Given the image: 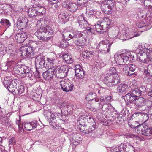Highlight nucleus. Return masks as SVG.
Returning a JSON list of instances; mask_svg holds the SVG:
<instances>
[{
  "label": "nucleus",
  "mask_w": 152,
  "mask_h": 152,
  "mask_svg": "<svg viewBox=\"0 0 152 152\" xmlns=\"http://www.w3.org/2000/svg\"><path fill=\"white\" fill-rule=\"evenodd\" d=\"M9 142L10 144H12L13 145H15L16 144V141L15 138L12 137L9 140Z\"/></svg>",
  "instance_id": "e2e57ef3"
},
{
  "label": "nucleus",
  "mask_w": 152,
  "mask_h": 152,
  "mask_svg": "<svg viewBox=\"0 0 152 152\" xmlns=\"http://www.w3.org/2000/svg\"><path fill=\"white\" fill-rule=\"evenodd\" d=\"M48 70L43 73L42 75L44 78L49 80L53 77L54 72L53 70H52L51 69V67H49L48 66Z\"/></svg>",
  "instance_id": "dca6fc26"
},
{
  "label": "nucleus",
  "mask_w": 152,
  "mask_h": 152,
  "mask_svg": "<svg viewBox=\"0 0 152 152\" xmlns=\"http://www.w3.org/2000/svg\"><path fill=\"white\" fill-rule=\"evenodd\" d=\"M36 10L35 7V8H31L29 9L28 11V15L30 17H32L36 15Z\"/></svg>",
  "instance_id": "e433bc0d"
},
{
  "label": "nucleus",
  "mask_w": 152,
  "mask_h": 152,
  "mask_svg": "<svg viewBox=\"0 0 152 152\" xmlns=\"http://www.w3.org/2000/svg\"><path fill=\"white\" fill-rule=\"evenodd\" d=\"M53 32L51 28L47 26L46 28L38 29L34 34L39 39L46 41L50 39Z\"/></svg>",
  "instance_id": "f03ea898"
},
{
  "label": "nucleus",
  "mask_w": 152,
  "mask_h": 152,
  "mask_svg": "<svg viewBox=\"0 0 152 152\" xmlns=\"http://www.w3.org/2000/svg\"><path fill=\"white\" fill-rule=\"evenodd\" d=\"M75 75L77 79L82 78L84 76V72L81 67L79 65H76L75 66Z\"/></svg>",
  "instance_id": "2eb2a0df"
},
{
  "label": "nucleus",
  "mask_w": 152,
  "mask_h": 152,
  "mask_svg": "<svg viewBox=\"0 0 152 152\" xmlns=\"http://www.w3.org/2000/svg\"><path fill=\"white\" fill-rule=\"evenodd\" d=\"M94 16L93 17L95 19L99 18H100V16L101 15L100 12L98 11L95 10L94 11Z\"/></svg>",
  "instance_id": "4d7b16f0"
},
{
  "label": "nucleus",
  "mask_w": 152,
  "mask_h": 152,
  "mask_svg": "<svg viewBox=\"0 0 152 152\" xmlns=\"http://www.w3.org/2000/svg\"><path fill=\"white\" fill-rule=\"evenodd\" d=\"M0 23L2 25H6L9 26L10 25V21L8 20L5 19H1Z\"/></svg>",
  "instance_id": "603ef678"
},
{
  "label": "nucleus",
  "mask_w": 152,
  "mask_h": 152,
  "mask_svg": "<svg viewBox=\"0 0 152 152\" xmlns=\"http://www.w3.org/2000/svg\"><path fill=\"white\" fill-rule=\"evenodd\" d=\"M49 113V114L48 113V115H47V116L48 117V118H49V116H50V117L49 118L50 121H53L54 119H55L56 117V113H52L51 114L50 112Z\"/></svg>",
  "instance_id": "864d4df0"
},
{
  "label": "nucleus",
  "mask_w": 152,
  "mask_h": 152,
  "mask_svg": "<svg viewBox=\"0 0 152 152\" xmlns=\"http://www.w3.org/2000/svg\"><path fill=\"white\" fill-rule=\"evenodd\" d=\"M127 136L128 137L132 138H139L138 135H134L131 133H129L127 134Z\"/></svg>",
  "instance_id": "680f3d73"
},
{
  "label": "nucleus",
  "mask_w": 152,
  "mask_h": 152,
  "mask_svg": "<svg viewBox=\"0 0 152 152\" xmlns=\"http://www.w3.org/2000/svg\"><path fill=\"white\" fill-rule=\"evenodd\" d=\"M16 89L18 93L19 94H21L23 93L24 91V87L21 85H20L16 87Z\"/></svg>",
  "instance_id": "09e8293b"
},
{
  "label": "nucleus",
  "mask_w": 152,
  "mask_h": 152,
  "mask_svg": "<svg viewBox=\"0 0 152 152\" xmlns=\"http://www.w3.org/2000/svg\"><path fill=\"white\" fill-rule=\"evenodd\" d=\"M86 10V13L89 15L90 17L94 16V11H95V10H93L92 8L90 7L87 8Z\"/></svg>",
  "instance_id": "37998d69"
},
{
  "label": "nucleus",
  "mask_w": 152,
  "mask_h": 152,
  "mask_svg": "<svg viewBox=\"0 0 152 152\" xmlns=\"http://www.w3.org/2000/svg\"><path fill=\"white\" fill-rule=\"evenodd\" d=\"M107 72L105 76L110 77V76L115 75V74H118L116 69L113 67L108 68L107 69Z\"/></svg>",
  "instance_id": "393cba45"
},
{
  "label": "nucleus",
  "mask_w": 152,
  "mask_h": 152,
  "mask_svg": "<svg viewBox=\"0 0 152 152\" xmlns=\"http://www.w3.org/2000/svg\"><path fill=\"white\" fill-rule=\"evenodd\" d=\"M134 53L133 52H129L125 53V57H127L128 59V61L132 62L134 59Z\"/></svg>",
  "instance_id": "7c9ffc66"
},
{
  "label": "nucleus",
  "mask_w": 152,
  "mask_h": 152,
  "mask_svg": "<svg viewBox=\"0 0 152 152\" xmlns=\"http://www.w3.org/2000/svg\"><path fill=\"white\" fill-rule=\"evenodd\" d=\"M95 126L94 125H91L88 128V129H89L91 131L90 133H92V132L95 130Z\"/></svg>",
  "instance_id": "338daca9"
},
{
  "label": "nucleus",
  "mask_w": 152,
  "mask_h": 152,
  "mask_svg": "<svg viewBox=\"0 0 152 152\" xmlns=\"http://www.w3.org/2000/svg\"><path fill=\"white\" fill-rule=\"evenodd\" d=\"M16 86V84L13 83H12L11 84H10L8 86V87H7L6 88H7L8 90L10 91H15L14 88Z\"/></svg>",
  "instance_id": "8fccbe9b"
},
{
  "label": "nucleus",
  "mask_w": 152,
  "mask_h": 152,
  "mask_svg": "<svg viewBox=\"0 0 152 152\" xmlns=\"http://www.w3.org/2000/svg\"><path fill=\"white\" fill-rule=\"evenodd\" d=\"M21 55L23 57L31 56L33 53V49L32 47L26 46L21 48Z\"/></svg>",
  "instance_id": "1a4fd4ad"
},
{
  "label": "nucleus",
  "mask_w": 152,
  "mask_h": 152,
  "mask_svg": "<svg viewBox=\"0 0 152 152\" xmlns=\"http://www.w3.org/2000/svg\"><path fill=\"white\" fill-rule=\"evenodd\" d=\"M129 69V65L125 66L123 68V71L129 76H132L134 75H136L135 73H130Z\"/></svg>",
  "instance_id": "a19ab883"
},
{
  "label": "nucleus",
  "mask_w": 152,
  "mask_h": 152,
  "mask_svg": "<svg viewBox=\"0 0 152 152\" xmlns=\"http://www.w3.org/2000/svg\"><path fill=\"white\" fill-rule=\"evenodd\" d=\"M49 123L50 125L53 127H56L59 126L58 122L56 120L50 121Z\"/></svg>",
  "instance_id": "6e6d98bb"
},
{
  "label": "nucleus",
  "mask_w": 152,
  "mask_h": 152,
  "mask_svg": "<svg viewBox=\"0 0 152 152\" xmlns=\"http://www.w3.org/2000/svg\"><path fill=\"white\" fill-rule=\"evenodd\" d=\"M110 45H111L109 44L107 40L106 42H102L100 45L101 49L99 50L100 53L103 54L107 53L110 51Z\"/></svg>",
  "instance_id": "6e6552de"
},
{
  "label": "nucleus",
  "mask_w": 152,
  "mask_h": 152,
  "mask_svg": "<svg viewBox=\"0 0 152 152\" xmlns=\"http://www.w3.org/2000/svg\"><path fill=\"white\" fill-rule=\"evenodd\" d=\"M25 129L27 130L30 131L34 128H36L37 123L36 122L32 121L29 123H25L23 125Z\"/></svg>",
  "instance_id": "f3484780"
},
{
  "label": "nucleus",
  "mask_w": 152,
  "mask_h": 152,
  "mask_svg": "<svg viewBox=\"0 0 152 152\" xmlns=\"http://www.w3.org/2000/svg\"><path fill=\"white\" fill-rule=\"evenodd\" d=\"M69 68L66 65L61 66L58 68L56 72V76L57 77V80H63L66 76Z\"/></svg>",
  "instance_id": "7ed1b4c3"
},
{
  "label": "nucleus",
  "mask_w": 152,
  "mask_h": 152,
  "mask_svg": "<svg viewBox=\"0 0 152 152\" xmlns=\"http://www.w3.org/2000/svg\"><path fill=\"white\" fill-rule=\"evenodd\" d=\"M92 53V52H89L87 50L84 51L82 53L83 56L84 58H88V57L90 56Z\"/></svg>",
  "instance_id": "de8ad7c7"
},
{
  "label": "nucleus",
  "mask_w": 152,
  "mask_h": 152,
  "mask_svg": "<svg viewBox=\"0 0 152 152\" xmlns=\"http://www.w3.org/2000/svg\"><path fill=\"white\" fill-rule=\"evenodd\" d=\"M35 63L36 67L41 68L43 67H47V64L45 66V61L43 56H38L35 58Z\"/></svg>",
  "instance_id": "9d476101"
},
{
  "label": "nucleus",
  "mask_w": 152,
  "mask_h": 152,
  "mask_svg": "<svg viewBox=\"0 0 152 152\" xmlns=\"http://www.w3.org/2000/svg\"><path fill=\"white\" fill-rule=\"evenodd\" d=\"M15 64V62L14 61H11L8 62L6 64V65L10 67L11 68V67L13 65Z\"/></svg>",
  "instance_id": "774afa93"
},
{
  "label": "nucleus",
  "mask_w": 152,
  "mask_h": 152,
  "mask_svg": "<svg viewBox=\"0 0 152 152\" xmlns=\"http://www.w3.org/2000/svg\"><path fill=\"white\" fill-rule=\"evenodd\" d=\"M48 1L49 3L51 4H54L59 2L61 1V0H48Z\"/></svg>",
  "instance_id": "052dcab7"
},
{
  "label": "nucleus",
  "mask_w": 152,
  "mask_h": 152,
  "mask_svg": "<svg viewBox=\"0 0 152 152\" xmlns=\"http://www.w3.org/2000/svg\"><path fill=\"white\" fill-rule=\"evenodd\" d=\"M73 136V140L75 141L79 142L81 141V138H80V134H75L72 135Z\"/></svg>",
  "instance_id": "49530a36"
},
{
  "label": "nucleus",
  "mask_w": 152,
  "mask_h": 152,
  "mask_svg": "<svg viewBox=\"0 0 152 152\" xmlns=\"http://www.w3.org/2000/svg\"><path fill=\"white\" fill-rule=\"evenodd\" d=\"M40 5H35V8L37 10L39 11L40 12H42L43 13H45V9L43 7V6H42L41 2L40 3Z\"/></svg>",
  "instance_id": "58836bf2"
},
{
  "label": "nucleus",
  "mask_w": 152,
  "mask_h": 152,
  "mask_svg": "<svg viewBox=\"0 0 152 152\" xmlns=\"http://www.w3.org/2000/svg\"><path fill=\"white\" fill-rule=\"evenodd\" d=\"M123 145L121 144H120L118 147H117V148H118V149L119 152H124V148H123Z\"/></svg>",
  "instance_id": "69168bd1"
},
{
  "label": "nucleus",
  "mask_w": 152,
  "mask_h": 152,
  "mask_svg": "<svg viewBox=\"0 0 152 152\" xmlns=\"http://www.w3.org/2000/svg\"><path fill=\"white\" fill-rule=\"evenodd\" d=\"M124 99L127 104H130L134 100L135 101L136 98L132 96V95L130 93H129L124 96Z\"/></svg>",
  "instance_id": "aec40b11"
},
{
  "label": "nucleus",
  "mask_w": 152,
  "mask_h": 152,
  "mask_svg": "<svg viewBox=\"0 0 152 152\" xmlns=\"http://www.w3.org/2000/svg\"><path fill=\"white\" fill-rule=\"evenodd\" d=\"M101 9L104 13L107 15L110 14L112 13V10L109 9V6L107 4H101Z\"/></svg>",
  "instance_id": "bb28decb"
},
{
  "label": "nucleus",
  "mask_w": 152,
  "mask_h": 152,
  "mask_svg": "<svg viewBox=\"0 0 152 152\" xmlns=\"http://www.w3.org/2000/svg\"><path fill=\"white\" fill-rule=\"evenodd\" d=\"M137 36V35L135 32L129 33L127 31L123 30L122 31V34L121 35V38L124 41L126 40Z\"/></svg>",
  "instance_id": "f8f14e48"
},
{
  "label": "nucleus",
  "mask_w": 152,
  "mask_h": 152,
  "mask_svg": "<svg viewBox=\"0 0 152 152\" xmlns=\"http://www.w3.org/2000/svg\"><path fill=\"white\" fill-rule=\"evenodd\" d=\"M138 122L136 121H135L134 123L131 124L130 122H128V125L132 128H135L137 127V129L138 126H140V125H138Z\"/></svg>",
  "instance_id": "5fc2aeb1"
},
{
  "label": "nucleus",
  "mask_w": 152,
  "mask_h": 152,
  "mask_svg": "<svg viewBox=\"0 0 152 152\" xmlns=\"http://www.w3.org/2000/svg\"><path fill=\"white\" fill-rule=\"evenodd\" d=\"M62 5L64 7L66 8L72 12H75L77 9V5L75 3H70L68 4L65 1L62 3Z\"/></svg>",
  "instance_id": "ddd939ff"
},
{
  "label": "nucleus",
  "mask_w": 152,
  "mask_h": 152,
  "mask_svg": "<svg viewBox=\"0 0 152 152\" xmlns=\"http://www.w3.org/2000/svg\"><path fill=\"white\" fill-rule=\"evenodd\" d=\"M96 94L93 92H90L87 96L86 98V99L88 101L93 100V97L95 96Z\"/></svg>",
  "instance_id": "79ce46f5"
},
{
  "label": "nucleus",
  "mask_w": 152,
  "mask_h": 152,
  "mask_svg": "<svg viewBox=\"0 0 152 152\" xmlns=\"http://www.w3.org/2000/svg\"><path fill=\"white\" fill-rule=\"evenodd\" d=\"M12 83V79L10 77H6L4 78L3 83L5 87H8L9 85Z\"/></svg>",
  "instance_id": "72a5a7b5"
},
{
  "label": "nucleus",
  "mask_w": 152,
  "mask_h": 152,
  "mask_svg": "<svg viewBox=\"0 0 152 152\" xmlns=\"http://www.w3.org/2000/svg\"><path fill=\"white\" fill-rule=\"evenodd\" d=\"M111 97L110 96H107L104 98V104H106L108 103L111 100Z\"/></svg>",
  "instance_id": "bf43d9fd"
},
{
  "label": "nucleus",
  "mask_w": 152,
  "mask_h": 152,
  "mask_svg": "<svg viewBox=\"0 0 152 152\" xmlns=\"http://www.w3.org/2000/svg\"><path fill=\"white\" fill-rule=\"evenodd\" d=\"M63 59L68 64H71L73 62V60L70 56H69L68 54H65L63 53L61 55Z\"/></svg>",
  "instance_id": "a878e982"
},
{
  "label": "nucleus",
  "mask_w": 152,
  "mask_h": 152,
  "mask_svg": "<svg viewBox=\"0 0 152 152\" xmlns=\"http://www.w3.org/2000/svg\"><path fill=\"white\" fill-rule=\"evenodd\" d=\"M129 66L130 72L131 71L132 72L134 71L136 68V66L133 64H131L129 65Z\"/></svg>",
  "instance_id": "13d9d810"
},
{
  "label": "nucleus",
  "mask_w": 152,
  "mask_h": 152,
  "mask_svg": "<svg viewBox=\"0 0 152 152\" xmlns=\"http://www.w3.org/2000/svg\"><path fill=\"white\" fill-rule=\"evenodd\" d=\"M27 38L25 33L18 34L16 36L15 39L18 42L20 43L23 42Z\"/></svg>",
  "instance_id": "6ab92c4d"
},
{
  "label": "nucleus",
  "mask_w": 152,
  "mask_h": 152,
  "mask_svg": "<svg viewBox=\"0 0 152 152\" xmlns=\"http://www.w3.org/2000/svg\"><path fill=\"white\" fill-rule=\"evenodd\" d=\"M148 47H142L140 50L143 53H138L137 55V59L138 61L142 63L149 64L152 63V56L151 55V50Z\"/></svg>",
  "instance_id": "f257e3e1"
},
{
  "label": "nucleus",
  "mask_w": 152,
  "mask_h": 152,
  "mask_svg": "<svg viewBox=\"0 0 152 152\" xmlns=\"http://www.w3.org/2000/svg\"><path fill=\"white\" fill-rule=\"evenodd\" d=\"M77 3L78 6L82 7L85 6V4L88 2V0H77Z\"/></svg>",
  "instance_id": "ea45409f"
},
{
  "label": "nucleus",
  "mask_w": 152,
  "mask_h": 152,
  "mask_svg": "<svg viewBox=\"0 0 152 152\" xmlns=\"http://www.w3.org/2000/svg\"><path fill=\"white\" fill-rule=\"evenodd\" d=\"M78 23L79 26L82 28H86L88 26V23L85 18L83 14L78 17Z\"/></svg>",
  "instance_id": "4468645a"
},
{
  "label": "nucleus",
  "mask_w": 152,
  "mask_h": 152,
  "mask_svg": "<svg viewBox=\"0 0 152 152\" xmlns=\"http://www.w3.org/2000/svg\"><path fill=\"white\" fill-rule=\"evenodd\" d=\"M45 22V20L42 18H41L37 22V23L36 24L37 27L38 29L42 28H46V27H43Z\"/></svg>",
  "instance_id": "f704fd0d"
},
{
  "label": "nucleus",
  "mask_w": 152,
  "mask_h": 152,
  "mask_svg": "<svg viewBox=\"0 0 152 152\" xmlns=\"http://www.w3.org/2000/svg\"><path fill=\"white\" fill-rule=\"evenodd\" d=\"M104 80L106 83L109 86L116 85L120 82V79L118 74H115V75L110 76V77L105 76Z\"/></svg>",
  "instance_id": "39448f33"
},
{
  "label": "nucleus",
  "mask_w": 152,
  "mask_h": 152,
  "mask_svg": "<svg viewBox=\"0 0 152 152\" xmlns=\"http://www.w3.org/2000/svg\"><path fill=\"white\" fill-rule=\"evenodd\" d=\"M115 59L117 63L119 65H123L128 61V59L125 56V53L118 56L117 55L115 56Z\"/></svg>",
  "instance_id": "9b49d317"
},
{
  "label": "nucleus",
  "mask_w": 152,
  "mask_h": 152,
  "mask_svg": "<svg viewBox=\"0 0 152 152\" xmlns=\"http://www.w3.org/2000/svg\"><path fill=\"white\" fill-rule=\"evenodd\" d=\"M117 91L120 93L124 92L128 90V86L125 84H120L117 88Z\"/></svg>",
  "instance_id": "4be33fe9"
},
{
  "label": "nucleus",
  "mask_w": 152,
  "mask_h": 152,
  "mask_svg": "<svg viewBox=\"0 0 152 152\" xmlns=\"http://www.w3.org/2000/svg\"><path fill=\"white\" fill-rule=\"evenodd\" d=\"M58 19L60 21L67 20L69 19V15L66 12H61L58 16Z\"/></svg>",
  "instance_id": "cd10ccee"
},
{
  "label": "nucleus",
  "mask_w": 152,
  "mask_h": 152,
  "mask_svg": "<svg viewBox=\"0 0 152 152\" xmlns=\"http://www.w3.org/2000/svg\"><path fill=\"white\" fill-rule=\"evenodd\" d=\"M137 132L138 133L142 135L150 136L152 134V127L146 128L143 125L140 124L138 126Z\"/></svg>",
  "instance_id": "423d86ee"
},
{
  "label": "nucleus",
  "mask_w": 152,
  "mask_h": 152,
  "mask_svg": "<svg viewBox=\"0 0 152 152\" xmlns=\"http://www.w3.org/2000/svg\"><path fill=\"white\" fill-rule=\"evenodd\" d=\"M82 32L79 31H77L74 33V37L77 38H80L82 37L83 36V34H82Z\"/></svg>",
  "instance_id": "3c124183"
},
{
  "label": "nucleus",
  "mask_w": 152,
  "mask_h": 152,
  "mask_svg": "<svg viewBox=\"0 0 152 152\" xmlns=\"http://www.w3.org/2000/svg\"><path fill=\"white\" fill-rule=\"evenodd\" d=\"M58 81L60 83V84L61 88L64 91L69 92L73 90L74 86L68 79H58Z\"/></svg>",
  "instance_id": "20e7f679"
},
{
  "label": "nucleus",
  "mask_w": 152,
  "mask_h": 152,
  "mask_svg": "<svg viewBox=\"0 0 152 152\" xmlns=\"http://www.w3.org/2000/svg\"><path fill=\"white\" fill-rule=\"evenodd\" d=\"M62 35L65 40H69L74 38V33L69 31H64Z\"/></svg>",
  "instance_id": "412c9836"
},
{
  "label": "nucleus",
  "mask_w": 152,
  "mask_h": 152,
  "mask_svg": "<svg viewBox=\"0 0 152 152\" xmlns=\"http://www.w3.org/2000/svg\"><path fill=\"white\" fill-rule=\"evenodd\" d=\"M152 65L149 64L148 65L147 67L144 69V72L148 76L150 75L151 73H152Z\"/></svg>",
  "instance_id": "473e14b6"
},
{
  "label": "nucleus",
  "mask_w": 152,
  "mask_h": 152,
  "mask_svg": "<svg viewBox=\"0 0 152 152\" xmlns=\"http://www.w3.org/2000/svg\"><path fill=\"white\" fill-rule=\"evenodd\" d=\"M94 28L95 29V30L98 32H101V30H104L102 26L101 23L99 21L97 22L95 25Z\"/></svg>",
  "instance_id": "2f4dec72"
},
{
  "label": "nucleus",
  "mask_w": 152,
  "mask_h": 152,
  "mask_svg": "<svg viewBox=\"0 0 152 152\" xmlns=\"http://www.w3.org/2000/svg\"><path fill=\"white\" fill-rule=\"evenodd\" d=\"M86 42V39L83 38H82L80 39H78L77 40H75V43L77 45H83L85 44Z\"/></svg>",
  "instance_id": "c9c22d12"
},
{
  "label": "nucleus",
  "mask_w": 152,
  "mask_h": 152,
  "mask_svg": "<svg viewBox=\"0 0 152 152\" xmlns=\"http://www.w3.org/2000/svg\"><path fill=\"white\" fill-rule=\"evenodd\" d=\"M29 69L26 66H22L19 69V72L20 74L25 75L27 72H28Z\"/></svg>",
  "instance_id": "4c0bfd02"
},
{
  "label": "nucleus",
  "mask_w": 152,
  "mask_h": 152,
  "mask_svg": "<svg viewBox=\"0 0 152 152\" xmlns=\"http://www.w3.org/2000/svg\"><path fill=\"white\" fill-rule=\"evenodd\" d=\"M86 121V119L83 116H81L79 117L77 121V126L78 129L82 126H85V121Z\"/></svg>",
  "instance_id": "b1692460"
},
{
  "label": "nucleus",
  "mask_w": 152,
  "mask_h": 152,
  "mask_svg": "<svg viewBox=\"0 0 152 152\" xmlns=\"http://www.w3.org/2000/svg\"><path fill=\"white\" fill-rule=\"evenodd\" d=\"M32 76V72L31 71L30 69H29L28 72H26L25 75V76L28 77L29 78H31Z\"/></svg>",
  "instance_id": "0e129e2a"
},
{
  "label": "nucleus",
  "mask_w": 152,
  "mask_h": 152,
  "mask_svg": "<svg viewBox=\"0 0 152 152\" xmlns=\"http://www.w3.org/2000/svg\"><path fill=\"white\" fill-rule=\"evenodd\" d=\"M47 61H48V65H50V66H47V67H48V66H49V67H51V69L52 68V67H53V65L54 64V62L55 61V58L53 57V58H47Z\"/></svg>",
  "instance_id": "a18cd8bd"
},
{
  "label": "nucleus",
  "mask_w": 152,
  "mask_h": 152,
  "mask_svg": "<svg viewBox=\"0 0 152 152\" xmlns=\"http://www.w3.org/2000/svg\"><path fill=\"white\" fill-rule=\"evenodd\" d=\"M88 128H87L86 126L85 125V126H82V127H80L79 129L84 133L89 134L90 133L91 131L89 129H88Z\"/></svg>",
  "instance_id": "c03bdc74"
},
{
  "label": "nucleus",
  "mask_w": 152,
  "mask_h": 152,
  "mask_svg": "<svg viewBox=\"0 0 152 152\" xmlns=\"http://www.w3.org/2000/svg\"><path fill=\"white\" fill-rule=\"evenodd\" d=\"M134 103L137 106L141 107L145 105V100L143 98L140 97L136 99Z\"/></svg>",
  "instance_id": "5701e85b"
},
{
  "label": "nucleus",
  "mask_w": 152,
  "mask_h": 152,
  "mask_svg": "<svg viewBox=\"0 0 152 152\" xmlns=\"http://www.w3.org/2000/svg\"><path fill=\"white\" fill-rule=\"evenodd\" d=\"M103 4H107L109 6V9L112 10L114 8L115 5V2L111 0H107L103 1Z\"/></svg>",
  "instance_id": "c85d7f7f"
},
{
  "label": "nucleus",
  "mask_w": 152,
  "mask_h": 152,
  "mask_svg": "<svg viewBox=\"0 0 152 152\" xmlns=\"http://www.w3.org/2000/svg\"><path fill=\"white\" fill-rule=\"evenodd\" d=\"M100 23H101L102 26L104 30L107 31L109 29V27L110 25V21L108 19L105 18L101 20Z\"/></svg>",
  "instance_id": "a211bd4d"
},
{
  "label": "nucleus",
  "mask_w": 152,
  "mask_h": 152,
  "mask_svg": "<svg viewBox=\"0 0 152 152\" xmlns=\"http://www.w3.org/2000/svg\"><path fill=\"white\" fill-rule=\"evenodd\" d=\"M130 94L132 95V96L136 98V99L137 97L140 96L141 94V93L139 90L138 89L132 90Z\"/></svg>",
  "instance_id": "c756f323"
},
{
  "label": "nucleus",
  "mask_w": 152,
  "mask_h": 152,
  "mask_svg": "<svg viewBox=\"0 0 152 152\" xmlns=\"http://www.w3.org/2000/svg\"><path fill=\"white\" fill-rule=\"evenodd\" d=\"M28 22V20L26 17L19 16L17 22V27L21 29L26 28Z\"/></svg>",
  "instance_id": "0eeeda50"
}]
</instances>
